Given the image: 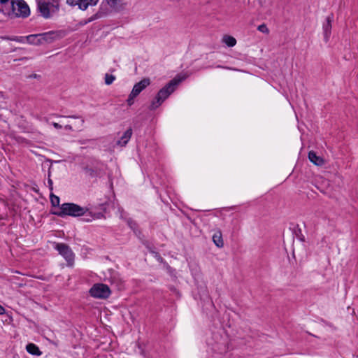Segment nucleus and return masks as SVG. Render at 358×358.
<instances>
[{
	"instance_id": "10",
	"label": "nucleus",
	"mask_w": 358,
	"mask_h": 358,
	"mask_svg": "<svg viewBox=\"0 0 358 358\" xmlns=\"http://www.w3.org/2000/svg\"><path fill=\"white\" fill-rule=\"evenodd\" d=\"M58 117H67V118H73V119H80L78 120V124H66V125H65L64 126V129L66 130L79 131H81L83 129V124L85 122V120L82 117H78V116H76V115H68V116L58 115Z\"/></svg>"
},
{
	"instance_id": "27",
	"label": "nucleus",
	"mask_w": 358,
	"mask_h": 358,
	"mask_svg": "<svg viewBox=\"0 0 358 358\" xmlns=\"http://www.w3.org/2000/svg\"><path fill=\"white\" fill-rule=\"evenodd\" d=\"M78 6L79 9L82 10H85L89 6L87 3H86L85 0H81L80 2H78Z\"/></svg>"
},
{
	"instance_id": "28",
	"label": "nucleus",
	"mask_w": 358,
	"mask_h": 358,
	"mask_svg": "<svg viewBox=\"0 0 358 358\" xmlns=\"http://www.w3.org/2000/svg\"><path fill=\"white\" fill-rule=\"evenodd\" d=\"M257 29L264 34H268L269 30L265 24H262L258 26Z\"/></svg>"
},
{
	"instance_id": "25",
	"label": "nucleus",
	"mask_w": 358,
	"mask_h": 358,
	"mask_svg": "<svg viewBox=\"0 0 358 358\" xmlns=\"http://www.w3.org/2000/svg\"><path fill=\"white\" fill-rule=\"evenodd\" d=\"M137 97L136 96H135L134 94H133L131 92H130V94H129V96L127 99V103L129 106H131L134 104V99Z\"/></svg>"
},
{
	"instance_id": "8",
	"label": "nucleus",
	"mask_w": 358,
	"mask_h": 358,
	"mask_svg": "<svg viewBox=\"0 0 358 358\" xmlns=\"http://www.w3.org/2000/svg\"><path fill=\"white\" fill-rule=\"evenodd\" d=\"M39 40L41 41V45L50 44L59 38V34L57 31H50L38 34Z\"/></svg>"
},
{
	"instance_id": "23",
	"label": "nucleus",
	"mask_w": 358,
	"mask_h": 358,
	"mask_svg": "<svg viewBox=\"0 0 358 358\" xmlns=\"http://www.w3.org/2000/svg\"><path fill=\"white\" fill-rule=\"evenodd\" d=\"M111 8H116L122 0H105Z\"/></svg>"
},
{
	"instance_id": "16",
	"label": "nucleus",
	"mask_w": 358,
	"mask_h": 358,
	"mask_svg": "<svg viewBox=\"0 0 358 358\" xmlns=\"http://www.w3.org/2000/svg\"><path fill=\"white\" fill-rule=\"evenodd\" d=\"M213 241L214 244L219 248L224 246V241L222 238V234L220 230L216 231L213 235Z\"/></svg>"
},
{
	"instance_id": "24",
	"label": "nucleus",
	"mask_w": 358,
	"mask_h": 358,
	"mask_svg": "<svg viewBox=\"0 0 358 358\" xmlns=\"http://www.w3.org/2000/svg\"><path fill=\"white\" fill-rule=\"evenodd\" d=\"M102 14L101 12H98L95 14H94L92 16H91L87 21L85 22V24L88 23V22H91L95 20H97L99 18H100L101 17Z\"/></svg>"
},
{
	"instance_id": "17",
	"label": "nucleus",
	"mask_w": 358,
	"mask_h": 358,
	"mask_svg": "<svg viewBox=\"0 0 358 358\" xmlns=\"http://www.w3.org/2000/svg\"><path fill=\"white\" fill-rule=\"evenodd\" d=\"M38 36V34L27 36L26 42L30 45H41V41L39 40Z\"/></svg>"
},
{
	"instance_id": "18",
	"label": "nucleus",
	"mask_w": 358,
	"mask_h": 358,
	"mask_svg": "<svg viewBox=\"0 0 358 358\" xmlns=\"http://www.w3.org/2000/svg\"><path fill=\"white\" fill-rule=\"evenodd\" d=\"M27 351L32 355H41L42 354L39 348L34 343H29L26 346Z\"/></svg>"
},
{
	"instance_id": "15",
	"label": "nucleus",
	"mask_w": 358,
	"mask_h": 358,
	"mask_svg": "<svg viewBox=\"0 0 358 358\" xmlns=\"http://www.w3.org/2000/svg\"><path fill=\"white\" fill-rule=\"evenodd\" d=\"M309 160L317 166H322L324 164V160L320 156H317L314 151H310L308 152Z\"/></svg>"
},
{
	"instance_id": "11",
	"label": "nucleus",
	"mask_w": 358,
	"mask_h": 358,
	"mask_svg": "<svg viewBox=\"0 0 358 358\" xmlns=\"http://www.w3.org/2000/svg\"><path fill=\"white\" fill-rule=\"evenodd\" d=\"M331 22L332 16H328L322 25L324 40L326 43L329 41L331 33Z\"/></svg>"
},
{
	"instance_id": "6",
	"label": "nucleus",
	"mask_w": 358,
	"mask_h": 358,
	"mask_svg": "<svg viewBox=\"0 0 358 358\" xmlns=\"http://www.w3.org/2000/svg\"><path fill=\"white\" fill-rule=\"evenodd\" d=\"M15 10L12 19L16 17L27 18L30 15V9L28 4L24 0H13Z\"/></svg>"
},
{
	"instance_id": "31",
	"label": "nucleus",
	"mask_w": 358,
	"mask_h": 358,
	"mask_svg": "<svg viewBox=\"0 0 358 358\" xmlns=\"http://www.w3.org/2000/svg\"><path fill=\"white\" fill-rule=\"evenodd\" d=\"M81 0H66V3L71 6H78V2H80Z\"/></svg>"
},
{
	"instance_id": "41",
	"label": "nucleus",
	"mask_w": 358,
	"mask_h": 358,
	"mask_svg": "<svg viewBox=\"0 0 358 358\" xmlns=\"http://www.w3.org/2000/svg\"><path fill=\"white\" fill-rule=\"evenodd\" d=\"M217 67H218V68H222V66H220V65H218V66H217Z\"/></svg>"
},
{
	"instance_id": "21",
	"label": "nucleus",
	"mask_w": 358,
	"mask_h": 358,
	"mask_svg": "<svg viewBox=\"0 0 358 358\" xmlns=\"http://www.w3.org/2000/svg\"><path fill=\"white\" fill-rule=\"evenodd\" d=\"M50 202H51V204L52 206L54 207H60L61 206H59V197L53 194L52 193L50 194Z\"/></svg>"
},
{
	"instance_id": "9",
	"label": "nucleus",
	"mask_w": 358,
	"mask_h": 358,
	"mask_svg": "<svg viewBox=\"0 0 358 358\" xmlns=\"http://www.w3.org/2000/svg\"><path fill=\"white\" fill-rule=\"evenodd\" d=\"M150 83L151 80L149 78H144L134 85L131 92L138 96Z\"/></svg>"
},
{
	"instance_id": "38",
	"label": "nucleus",
	"mask_w": 358,
	"mask_h": 358,
	"mask_svg": "<svg viewBox=\"0 0 358 358\" xmlns=\"http://www.w3.org/2000/svg\"><path fill=\"white\" fill-rule=\"evenodd\" d=\"M5 313V308L0 305V315H3Z\"/></svg>"
},
{
	"instance_id": "37",
	"label": "nucleus",
	"mask_w": 358,
	"mask_h": 358,
	"mask_svg": "<svg viewBox=\"0 0 358 358\" xmlns=\"http://www.w3.org/2000/svg\"><path fill=\"white\" fill-rule=\"evenodd\" d=\"M39 77H40V76H39V75H37V74H36V73L31 74V75H29V76H28V78H39Z\"/></svg>"
},
{
	"instance_id": "26",
	"label": "nucleus",
	"mask_w": 358,
	"mask_h": 358,
	"mask_svg": "<svg viewBox=\"0 0 358 358\" xmlns=\"http://www.w3.org/2000/svg\"><path fill=\"white\" fill-rule=\"evenodd\" d=\"M10 40L15 41V42L24 43L26 42V36H14L13 38H10Z\"/></svg>"
},
{
	"instance_id": "19",
	"label": "nucleus",
	"mask_w": 358,
	"mask_h": 358,
	"mask_svg": "<svg viewBox=\"0 0 358 358\" xmlns=\"http://www.w3.org/2000/svg\"><path fill=\"white\" fill-rule=\"evenodd\" d=\"M164 101H163L162 98H159V96L156 95L148 106V109L150 110H155L162 104Z\"/></svg>"
},
{
	"instance_id": "33",
	"label": "nucleus",
	"mask_w": 358,
	"mask_h": 358,
	"mask_svg": "<svg viewBox=\"0 0 358 358\" xmlns=\"http://www.w3.org/2000/svg\"><path fill=\"white\" fill-rule=\"evenodd\" d=\"M88 6H95L98 3L99 0H85Z\"/></svg>"
},
{
	"instance_id": "42",
	"label": "nucleus",
	"mask_w": 358,
	"mask_h": 358,
	"mask_svg": "<svg viewBox=\"0 0 358 358\" xmlns=\"http://www.w3.org/2000/svg\"><path fill=\"white\" fill-rule=\"evenodd\" d=\"M78 124V121L75 122L73 124Z\"/></svg>"
},
{
	"instance_id": "30",
	"label": "nucleus",
	"mask_w": 358,
	"mask_h": 358,
	"mask_svg": "<svg viewBox=\"0 0 358 358\" xmlns=\"http://www.w3.org/2000/svg\"><path fill=\"white\" fill-rule=\"evenodd\" d=\"M152 255L157 259V262L160 263L164 262L163 257L160 255V254L158 252L156 251Z\"/></svg>"
},
{
	"instance_id": "20",
	"label": "nucleus",
	"mask_w": 358,
	"mask_h": 358,
	"mask_svg": "<svg viewBox=\"0 0 358 358\" xmlns=\"http://www.w3.org/2000/svg\"><path fill=\"white\" fill-rule=\"evenodd\" d=\"M222 42L228 47H234L236 43V40L233 36L224 35L222 38Z\"/></svg>"
},
{
	"instance_id": "34",
	"label": "nucleus",
	"mask_w": 358,
	"mask_h": 358,
	"mask_svg": "<svg viewBox=\"0 0 358 358\" xmlns=\"http://www.w3.org/2000/svg\"><path fill=\"white\" fill-rule=\"evenodd\" d=\"M146 248L148 249V250L149 251L150 253H151L152 255H153L156 251L155 250V248L151 247L150 245H146Z\"/></svg>"
},
{
	"instance_id": "35",
	"label": "nucleus",
	"mask_w": 358,
	"mask_h": 358,
	"mask_svg": "<svg viewBox=\"0 0 358 358\" xmlns=\"http://www.w3.org/2000/svg\"><path fill=\"white\" fill-rule=\"evenodd\" d=\"M52 124L57 129H60L62 128V126L57 122H52Z\"/></svg>"
},
{
	"instance_id": "7",
	"label": "nucleus",
	"mask_w": 358,
	"mask_h": 358,
	"mask_svg": "<svg viewBox=\"0 0 358 358\" xmlns=\"http://www.w3.org/2000/svg\"><path fill=\"white\" fill-rule=\"evenodd\" d=\"M103 164L99 161H94L87 164L84 171L85 174L92 178H101L103 174Z\"/></svg>"
},
{
	"instance_id": "32",
	"label": "nucleus",
	"mask_w": 358,
	"mask_h": 358,
	"mask_svg": "<svg viewBox=\"0 0 358 358\" xmlns=\"http://www.w3.org/2000/svg\"><path fill=\"white\" fill-rule=\"evenodd\" d=\"M295 234H296V236L301 240V241H303L304 240V238L303 236L301 235V230L300 228H299L297 227V230L295 231Z\"/></svg>"
},
{
	"instance_id": "22",
	"label": "nucleus",
	"mask_w": 358,
	"mask_h": 358,
	"mask_svg": "<svg viewBox=\"0 0 358 358\" xmlns=\"http://www.w3.org/2000/svg\"><path fill=\"white\" fill-rule=\"evenodd\" d=\"M115 80V76L112 74L106 73L105 74V83L108 85L112 84L113 81Z\"/></svg>"
},
{
	"instance_id": "3",
	"label": "nucleus",
	"mask_w": 358,
	"mask_h": 358,
	"mask_svg": "<svg viewBox=\"0 0 358 358\" xmlns=\"http://www.w3.org/2000/svg\"><path fill=\"white\" fill-rule=\"evenodd\" d=\"M185 77L176 76L171 80L164 87L159 90L157 95L165 101L177 88L178 85L185 79Z\"/></svg>"
},
{
	"instance_id": "1",
	"label": "nucleus",
	"mask_w": 358,
	"mask_h": 358,
	"mask_svg": "<svg viewBox=\"0 0 358 358\" xmlns=\"http://www.w3.org/2000/svg\"><path fill=\"white\" fill-rule=\"evenodd\" d=\"M108 204L106 202L99 205L100 211H90L87 208L82 207L74 203H64L59 207V210L53 211L52 214L60 217L66 216L80 217L85 215V222H91L93 220L104 217L103 214L108 213Z\"/></svg>"
},
{
	"instance_id": "13",
	"label": "nucleus",
	"mask_w": 358,
	"mask_h": 358,
	"mask_svg": "<svg viewBox=\"0 0 358 358\" xmlns=\"http://www.w3.org/2000/svg\"><path fill=\"white\" fill-rule=\"evenodd\" d=\"M109 281L110 282L111 285L115 286L117 289H122L123 288V282L118 273L115 271L111 272L109 277Z\"/></svg>"
},
{
	"instance_id": "29",
	"label": "nucleus",
	"mask_w": 358,
	"mask_h": 358,
	"mask_svg": "<svg viewBox=\"0 0 358 358\" xmlns=\"http://www.w3.org/2000/svg\"><path fill=\"white\" fill-rule=\"evenodd\" d=\"M127 223H128V225L129 226V227L133 229V231L136 234V228L137 227V224L133 221L132 220L129 219L128 221H127Z\"/></svg>"
},
{
	"instance_id": "5",
	"label": "nucleus",
	"mask_w": 358,
	"mask_h": 358,
	"mask_svg": "<svg viewBox=\"0 0 358 358\" xmlns=\"http://www.w3.org/2000/svg\"><path fill=\"white\" fill-rule=\"evenodd\" d=\"M91 296L96 299H108L111 293L109 287L103 283L94 284L89 291Z\"/></svg>"
},
{
	"instance_id": "40",
	"label": "nucleus",
	"mask_w": 358,
	"mask_h": 358,
	"mask_svg": "<svg viewBox=\"0 0 358 358\" xmlns=\"http://www.w3.org/2000/svg\"><path fill=\"white\" fill-rule=\"evenodd\" d=\"M3 97L2 92H0V99Z\"/></svg>"
},
{
	"instance_id": "14",
	"label": "nucleus",
	"mask_w": 358,
	"mask_h": 358,
	"mask_svg": "<svg viewBox=\"0 0 358 358\" xmlns=\"http://www.w3.org/2000/svg\"><path fill=\"white\" fill-rule=\"evenodd\" d=\"M132 129L129 128L127 131L123 134L120 140L117 141V145L120 146H125L128 141L130 140L132 136Z\"/></svg>"
},
{
	"instance_id": "12",
	"label": "nucleus",
	"mask_w": 358,
	"mask_h": 358,
	"mask_svg": "<svg viewBox=\"0 0 358 358\" xmlns=\"http://www.w3.org/2000/svg\"><path fill=\"white\" fill-rule=\"evenodd\" d=\"M14 3H13V0L8 1L5 4H0V13H2L4 15L9 17L12 19L13 12L15 10Z\"/></svg>"
},
{
	"instance_id": "4",
	"label": "nucleus",
	"mask_w": 358,
	"mask_h": 358,
	"mask_svg": "<svg viewBox=\"0 0 358 358\" xmlns=\"http://www.w3.org/2000/svg\"><path fill=\"white\" fill-rule=\"evenodd\" d=\"M54 248L65 259L68 266L73 265L75 255L67 244L64 243H55Z\"/></svg>"
},
{
	"instance_id": "36",
	"label": "nucleus",
	"mask_w": 358,
	"mask_h": 358,
	"mask_svg": "<svg viewBox=\"0 0 358 358\" xmlns=\"http://www.w3.org/2000/svg\"><path fill=\"white\" fill-rule=\"evenodd\" d=\"M48 185H49V189L50 191H52L53 187H52V180L50 178H48Z\"/></svg>"
},
{
	"instance_id": "39",
	"label": "nucleus",
	"mask_w": 358,
	"mask_h": 358,
	"mask_svg": "<svg viewBox=\"0 0 358 358\" xmlns=\"http://www.w3.org/2000/svg\"><path fill=\"white\" fill-rule=\"evenodd\" d=\"M10 1V0H0V4H5Z\"/></svg>"
},
{
	"instance_id": "2",
	"label": "nucleus",
	"mask_w": 358,
	"mask_h": 358,
	"mask_svg": "<svg viewBox=\"0 0 358 358\" xmlns=\"http://www.w3.org/2000/svg\"><path fill=\"white\" fill-rule=\"evenodd\" d=\"M60 9L59 0H38L36 11L39 16L48 20L57 15Z\"/></svg>"
},
{
	"instance_id": "43",
	"label": "nucleus",
	"mask_w": 358,
	"mask_h": 358,
	"mask_svg": "<svg viewBox=\"0 0 358 358\" xmlns=\"http://www.w3.org/2000/svg\"><path fill=\"white\" fill-rule=\"evenodd\" d=\"M36 6L38 5V0H36Z\"/></svg>"
}]
</instances>
